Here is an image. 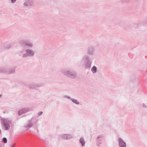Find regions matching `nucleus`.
I'll list each match as a JSON object with an SVG mask.
<instances>
[{
  "label": "nucleus",
  "mask_w": 147,
  "mask_h": 147,
  "mask_svg": "<svg viewBox=\"0 0 147 147\" xmlns=\"http://www.w3.org/2000/svg\"><path fill=\"white\" fill-rule=\"evenodd\" d=\"M11 123L9 121L5 122L4 123V125L6 130H7L9 129Z\"/></svg>",
  "instance_id": "obj_1"
},
{
  "label": "nucleus",
  "mask_w": 147,
  "mask_h": 147,
  "mask_svg": "<svg viewBox=\"0 0 147 147\" xmlns=\"http://www.w3.org/2000/svg\"><path fill=\"white\" fill-rule=\"evenodd\" d=\"M119 144L121 147H125V143L123 142L122 140L121 139H119Z\"/></svg>",
  "instance_id": "obj_2"
},
{
  "label": "nucleus",
  "mask_w": 147,
  "mask_h": 147,
  "mask_svg": "<svg viewBox=\"0 0 147 147\" xmlns=\"http://www.w3.org/2000/svg\"><path fill=\"white\" fill-rule=\"evenodd\" d=\"M27 53L29 55H32L34 54L33 52L32 51L29 50L27 51Z\"/></svg>",
  "instance_id": "obj_3"
},
{
  "label": "nucleus",
  "mask_w": 147,
  "mask_h": 147,
  "mask_svg": "<svg viewBox=\"0 0 147 147\" xmlns=\"http://www.w3.org/2000/svg\"><path fill=\"white\" fill-rule=\"evenodd\" d=\"M80 141L82 145V146H84V139L83 138H81L80 140Z\"/></svg>",
  "instance_id": "obj_4"
},
{
  "label": "nucleus",
  "mask_w": 147,
  "mask_h": 147,
  "mask_svg": "<svg viewBox=\"0 0 147 147\" xmlns=\"http://www.w3.org/2000/svg\"><path fill=\"white\" fill-rule=\"evenodd\" d=\"M96 67L95 66H94L92 69V71L93 73H94L96 72Z\"/></svg>",
  "instance_id": "obj_5"
},
{
  "label": "nucleus",
  "mask_w": 147,
  "mask_h": 147,
  "mask_svg": "<svg viewBox=\"0 0 147 147\" xmlns=\"http://www.w3.org/2000/svg\"><path fill=\"white\" fill-rule=\"evenodd\" d=\"M7 141V139L6 138H4L3 139V141L4 143H6Z\"/></svg>",
  "instance_id": "obj_6"
},
{
  "label": "nucleus",
  "mask_w": 147,
  "mask_h": 147,
  "mask_svg": "<svg viewBox=\"0 0 147 147\" xmlns=\"http://www.w3.org/2000/svg\"><path fill=\"white\" fill-rule=\"evenodd\" d=\"M72 101L74 102L77 104H79V102L77 101L76 100H73Z\"/></svg>",
  "instance_id": "obj_7"
},
{
  "label": "nucleus",
  "mask_w": 147,
  "mask_h": 147,
  "mask_svg": "<svg viewBox=\"0 0 147 147\" xmlns=\"http://www.w3.org/2000/svg\"><path fill=\"white\" fill-rule=\"evenodd\" d=\"M16 1V0H12L11 1L13 3L15 2Z\"/></svg>",
  "instance_id": "obj_8"
},
{
  "label": "nucleus",
  "mask_w": 147,
  "mask_h": 147,
  "mask_svg": "<svg viewBox=\"0 0 147 147\" xmlns=\"http://www.w3.org/2000/svg\"><path fill=\"white\" fill-rule=\"evenodd\" d=\"M15 145H16V144H15V143L14 144L12 145V147H14V146H15Z\"/></svg>",
  "instance_id": "obj_9"
},
{
  "label": "nucleus",
  "mask_w": 147,
  "mask_h": 147,
  "mask_svg": "<svg viewBox=\"0 0 147 147\" xmlns=\"http://www.w3.org/2000/svg\"><path fill=\"white\" fill-rule=\"evenodd\" d=\"M26 57V55H23V57Z\"/></svg>",
  "instance_id": "obj_10"
},
{
  "label": "nucleus",
  "mask_w": 147,
  "mask_h": 147,
  "mask_svg": "<svg viewBox=\"0 0 147 147\" xmlns=\"http://www.w3.org/2000/svg\"><path fill=\"white\" fill-rule=\"evenodd\" d=\"M40 114H41L42 113V112H40Z\"/></svg>",
  "instance_id": "obj_11"
}]
</instances>
